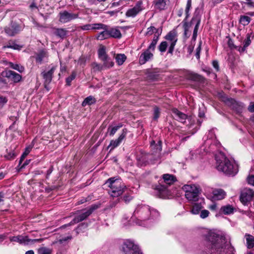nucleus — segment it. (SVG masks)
<instances>
[{
    "label": "nucleus",
    "mask_w": 254,
    "mask_h": 254,
    "mask_svg": "<svg viewBox=\"0 0 254 254\" xmlns=\"http://www.w3.org/2000/svg\"><path fill=\"white\" fill-rule=\"evenodd\" d=\"M207 247L210 254H227V250L232 249L230 242L224 235L214 232L209 233L207 237Z\"/></svg>",
    "instance_id": "f257e3e1"
},
{
    "label": "nucleus",
    "mask_w": 254,
    "mask_h": 254,
    "mask_svg": "<svg viewBox=\"0 0 254 254\" xmlns=\"http://www.w3.org/2000/svg\"><path fill=\"white\" fill-rule=\"evenodd\" d=\"M159 216V212L146 205H139L135 208L132 217L133 221L140 226H145L146 222L150 218H156Z\"/></svg>",
    "instance_id": "f03ea898"
},
{
    "label": "nucleus",
    "mask_w": 254,
    "mask_h": 254,
    "mask_svg": "<svg viewBox=\"0 0 254 254\" xmlns=\"http://www.w3.org/2000/svg\"><path fill=\"white\" fill-rule=\"evenodd\" d=\"M216 168L226 175H235L238 172V166L234 161L229 160L224 154L216 155Z\"/></svg>",
    "instance_id": "7ed1b4c3"
},
{
    "label": "nucleus",
    "mask_w": 254,
    "mask_h": 254,
    "mask_svg": "<svg viewBox=\"0 0 254 254\" xmlns=\"http://www.w3.org/2000/svg\"><path fill=\"white\" fill-rule=\"evenodd\" d=\"M105 185L110 188L109 192L112 197H118L121 195L126 189V186L120 179L111 178L105 183Z\"/></svg>",
    "instance_id": "20e7f679"
},
{
    "label": "nucleus",
    "mask_w": 254,
    "mask_h": 254,
    "mask_svg": "<svg viewBox=\"0 0 254 254\" xmlns=\"http://www.w3.org/2000/svg\"><path fill=\"white\" fill-rule=\"evenodd\" d=\"M98 207V205L94 204L85 209L81 211H77L75 213L77 215L74 217L73 220L70 223L63 225L61 228H64L84 220Z\"/></svg>",
    "instance_id": "39448f33"
},
{
    "label": "nucleus",
    "mask_w": 254,
    "mask_h": 254,
    "mask_svg": "<svg viewBox=\"0 0 254 254\" xmlns=\"http://www.w3.org/2000/svg\"><path fill=\"white\" fill-rule=\"evenodd\" d=\"M182 189L185 192L186 198L190 201H196L200 193L199 188L195 185H185Z\"/></svg>",
    "instance_id": "423d86ee"
},
{
    "label": "nucleus",
    "mask_w": 254,
    "mask_h": 254,
    "mask_svg": "<svg viewBox=\"0 0 254 254\" xmlns=\"http://www.w3.org/2000/svg\"><path fill=\"white\" fill-rule=\"evenodd\" d=\"M99 59L103 62L106 69L112 67L114 65L113 60L106 53V47L101 45L98 50Z\"/></svg>",
    "instance_id": "0eeeda50"
},
{
    "label": "nucleus",
    "mask_w": 254,
    "mask_h": 254,
    "mask_svg": "<svg viewBox=\"0 0 254 254\" xmlns=\"http://www.w3.org/2000/svg\"><path fill=\"white\" fill-rule=\"evenodd\" d=\"M122 250L124 254H142L138 247L129 240L124 243Z\"/></svg>",
    "instance_id": "6e6552de"
},
{
    "label": "nucleus",
    "mask_w": 254,
    "mask_h": 254,
    "mask_svg": "<svg viewBox=\"0 0 254 254\" xmlns=\"http://www.w3.org/2000/svg\"><path fill=\"white\" fill-rule=\"evenodd\" d=\"M56 68V66H52L49 70H44L41 72V75L44 79V87L48 91L50 90L49 85L52 80L53 74Z\"/></svg>",
    "instance_id": "1a4fd4ad"
},
{
    "label": "nucleus",
    "mask_w": 254,
    "mask_h": 254,
    "mask_svg": "<svg viewBox=\"0 0 254 254\" xmlns=\"http://www.w3.org/2000/svg\"><path fill=\"white\" fill-rule=\"evenodd\" d=\"M165 39L168 41L167 42L169 44L168 53L172 55L174 50V47L178 40L176 32L174 31H170L167 34V35H166Z\"/></svg>",
    "instance_id": "9d476101"
},
{
    "label": "nucleus",
    "mask_w": 254,
    "mask_h": 254,
    "mask_svg": "<svg viewBox=\"0 0 254 254\" xmlns=\"http://www.w3.org/2000/svg\"><path fill=\"white\" fill-rule=\"evenodd\" d=\"M254 197V191L250 188H245L241 193L240 199L242 203L246 205L248 202L251 201Z\"/></svg>",
    "instance_id": "9b49d317"
},
{
    "label": "nucleus",
    "mask_w": 254,
    "mask_h": 254,
    "mask_svg": "<svg viewBox=\"0 0 254 254\" xmlns=\"http://www.w3.org/2000/svg\"><path fill=\"white\" fill-rule=\"evenodd\" d=\"M191 0H188L186 9H185L186 16V18L183 21V27L184 28V38L185 39H188L190 36V33L189 31V28L190 26V24L188 23L186 21V19L189 16V12L191 7Z\"/></svg>",
    "instance_id": "f8f14e48"
},
{
    "label": "nucleus",
    "mask_w": 254,
    "mask_h": 254,
    "mask_svg": "<svg viewBox=\"0 0 254 254\" xmlns=\"http://www.w3.org/2000/svg\"><path fill=\"white\" fill-rule=\"evenodd\" d=\"M59 15V21L64 23H67L78 17V14L70 13L66 10L60 12Z\"/></svg>",
    "instance_id": "ddd939ff"
},
{
    "label": "nucleus",
    "mask_w": 254,
    "mask_h": 254,
    "mask_svg": "<svg viewBox=\"0 0 254 254\" xmlns=\"http://www.w3.org/2000/svg\"><path fill=\"white\" fill-rule=\"evenodd\" d=\"M142 2L137 1L135 6L132 8L128 9L126 12V16L127 17H134L142 10Z\"/></svg>",
    "instance_id": "4468645a"
},
{
    "label": "nucleus",
    "mask_w": 254,
    "mask_h": 254,
    "mask_svg": "<svg viewBox=\"0 0 254 254\" xmlns=\"http://www.w3.org/2000/svg\"><path fill=\"white\" fill-rule=\"evenodd\" d=\"M127 129H123L122 133L119 137L116 140H112L110 141V144L108 146V148H111L110 151H112L116 147H118L125 139L127 135Z\"/></svg>",
    "instance_id": "2eb2a0df"
},
{
    "label": "nucleus",
    "mask_w": 254,
    "mask_h": 254,
    "mask_svg": "<svg viewBox=\"0 0 254 254\" xmlns=\"http://www.w3.org/2000/svg\"><path fill=\"white\" fill-rule=\"evenodd\" d=\"M200 22V18L198 14H195L193 15L190 23V25L195 24V27L193 29V35L191 38V41L194 42L197 37V33L198 29V27Z\"/></svg>",
    "instance_id": "dca6fc26"
},
{
    "label": "nucleus",
    "mask_w": 254,
    "mask_h": 254,
    "mask_svg": "<svg viewBox=\"0 0 254 254\" xmlns=\"http://www.w3.org/2000/svg\"><path fill=\"white\" fill-rule=\"evenodd\" d=\"M10 242H17L20 244L28 245L30 244V240L28 236L18 235L16 236L10 237Z\"/></svg>",
    "instance_id": "f3484780"
},
{
    "label": "nucleus",
    "mask_w": 254,
    "mask_h": 254,
    "mask_svg": "<svg viewBox=\"0 0 254 254\" xmlns=\"http://www.w3.org/2000/svg\"><path fill=\"white\" fill-rule=\"evenodd\" d=\"M21 30L20 26L15 23H11L9 27L5 28V33L10 36H13Z\"/></svg>",
    "instance_id": "a211bd4d"
},
{
    "label": "nucleus",
    "mask_w": 254,
    "mask_h": 254,
    "mask_svg": "<svg viewBox=\"0 0 254 254\" xmlns=\"http://www.w3.org/2000/svg\"><path fill=\"white\" fill-rule=\"evenodd\" d=\"M150 51L151 50H149V49L147 48L140 55L139 62L141 64H144L146 62L153 58V55Z\"/></svg>",
    "instance_id": "6ab92c4d"
},
{
    "label": "nucleus",
    "mask_w": 254,
    "mask_h": 254,
    "mask_svg": "<svg viewBox=\"0 0 254 254\" xmlns=\"http://www.w3.org/2000/svg\"><path fill=\"white\" fill-rule=\"evenodd\" d=\"M2 74L5 77L10 78L14 82H18L21 79V76L12 70L5 71Z\"/></svg>",
    "instance_id": "aec40b11"
},
{
    "label": "nucleus",
    "mask_w": 254,
    "mask_h": 254,
    "mask_svg": "<svg viewBox=\"0 0 254 254\" xmlns=\"http://www.w3.org/2000/svg\"><path fill=\"white\" fill-rule=\"evenodd\" d=\"M172 112L176 120L183 123L186 122L188 118V116L186 114L181 112L176 108L173 109Z\"/></svg>",
    "instance_id": "412c9836"
},
{
    "label": "nucleus",
    "mask_w": 254,
    "mask_h": 254,
    "mask_svg": "<svg viewBox=\"0 0 254 254\" xmlns=\"http://www.w3.org/2000/svg\"><path fill=\"white\" fill-rule=\"evenodd\" d=\"M223 101L227 104H231L232 108L238 112H241L243 108V105L242 103L239 104L232 98H224Z\"/></svg>",
    "instance_id": "4be33fe9"
},
{
    "label": "nucleus",
    "mask_w": 254,
    "mask_h": 254,
    "mask_svg": "<svg viewBox=\"0 0 254 254\" xmlns=\"http://www.w3.org/2000/svg\"><path fill=\"white\" fill-rule=\"evenodd\" d=\"M213 198L214 200H221L225 198L226 193L222 189H215L212 191Z\"/></svg>",
    "instance_id": "5701e85b"
},
{
    "label": "nucleus",
    "mask_w": 254,
    "mask_h": 254,
    "mask_svg": "<svg viewBox=\"0 0 254 254\" xmlns=\"http://www.w3.org/2000/svg\"><path fill=\"white\" fill-rule=\"evenodd\" d=\"M53 30L54 34L57 36V37L61 38L62 39H64L65 37L68 32L67 30H66V29L64 28H54Z\"/></svg>",
    "instance_id": "b1692460"
},
{
    "label": "nucleus",
    "mask_w": 254,
    "mask_h": 254,
    "mask_svg": "<svg viewBox=\"0 0 254 254\" xmlns=\"http://www.w3.org/2000/svg\"><path fill=\"white\" fill-rule=\"evenodd\" d=\"M234 207L230 204L222 206L220 208V211L225 215H229L234 212Z\"/></svg>",
    "instance_id": "393cba45"
},
{
    "label": "nucleus",
    "mask_w": 254,
    "mask_h": 254,
    "mask_svg": "<svg viewBox=\"0 0 254 254\" xmlns=\"http://www.w3.org/2000/svg\"><path fill=\"white\" fill-rule=\"evenodd\" d=\"M164 182L169 185H171L173 184L176 181V178L172 175L170 174H164L163 176Z\"/></svg>",
    "instance_id": "a878e982"
},
{
    "label": "nucleus",
    "mask_w": 254,
    "mask_h": 254,
    "mask_svg": "<svg viewBox=\"0 0 254 254\" xmlns=\"http://www.w3.org/2000/svg\"><path fill=\"white\" fill-rule=\"evenodd\" d=\"M160 35H161L160 31H159V32H158V34H155L154 35L153 39L151 44L148 47V49H149V50H151L152 51H153L155 50L156 45L159 39V37Z\"/></svg>",
    "instance_id": "bb28decb"
},
{
    "label": "nucleus",
    "mask_w": 254,
    "mask_h": 254,
    "mask_svg": "<svg viewBox=\"0 0 254 254\" xmlns=\"http://www.w3.org/2000/svg\"><path fill=\"white\" fill-rule=\"evenodd\" d=\"M168 0H158L155 3V8L161 10L165 9Z\"/></svg>",
    "instance_id": "cd10ccee"
},
{
    "label": "nucleus",
    "mask_w": 254,
    "mask_h": 254,
    "mask_svg": "<svg viewBox=\"0 0 254 254\" xmlns=\"http://www.w3.org/2000/svg\"><path fill=\"white\" fill-rule=\"evenodd\" d=\"M245 238L247 241V245L248 249H252L254 247V237L246 234Z\"/></svg>",
    "instance_id": "c85d7f7f"
},
{
    "label": "nucleus",
    "mask_w": 254,
    "mask_h": 254,
    "mask_svg": "<svg viewBox=\"0 0 254 254\" xmlns=\"http://www.w3.org/2000/svg\"><path fill=\"white\" fill-rule=\"evenodd\" d=\"M162 31V28L157 29L154 26H150L147 28L146 32V35L150 36L153 34H158V32H159V31H160L161 33Z\"/></svg>",
    "instance_id": "c756f323"
},
{
    "label": "nucleus",
    "mask_w": 254,
    "mask_h": 254,
    "mask_svg": "<svg viewBox=\"0 0 254 254\" xmlns=\"http://www.w3.org/2000/svg\"><path fill=\"white\" fill-rule=\"evenodd\" d=\"M96 102V99L92 96L86 97L82 103V106L83 107L86 105H91Z\"/></svg>",
    "instance_id": "7c9ffc66"
},
{
    "label": "nucleus",
    "mask_w": 254,
    "mask_h": 254,
    "mask_svg": "<svg viewBox=\"0 0 254 254\" xmlns=\"http://www.w3.org/2000/svg\"><path fill=\"white\" fill-rule=\"evenodd\" d=\"M110 37H114L116 38H120L121 37V33L119 30L115 28H112L109 30Z\"/></svg>",
    "instance_id": "2f4dec72"
},
{
    "label": "nucleus",
    "mask_w": 254,
    "mask_h": 254,
    "mask_svg": "<svg viewBox=\"0 0 254 254\" xmlns=\"http://www.w3.org/2000/svg\"><path fill=\"white\" fill-rule=\"evenodd\" d=\"M126 59H127V57L125 55V54H117L115 56V59H116V62L119 65H122L124 64V63L125 62Z\"/></svg>",
    "instance_id": "473e14b6"
},
{
    "label": "nucleus",
    "mask_w": 254,
    "mask_h": 254,
    "mask_svg": "<svg viewBox=\"0 0 254 254\" xmlns=\"http://www.w3.org/2000/svg\"><path fill=\"white\" fill-rule=\"evenodd\" d=\"M11 48L14 50H19L22 48L21 46H19V45L16 44L13 41H9L8 44L6 46H4L2 47L3 49H5V48Z\"/></svg>",
    "instance_id": "72a5a7b5"
},
{
    "label": "nucleus",
    "mask_w": 254,
    "mask_h": 254,
    "mask_svg": "<svg viewBox=\"0 0 254 254\" xmlns=\"http://www.w3.org/2000/svg\"><path fill=\"white\" fill-rule=\"evenodd\" d=\"M121 127H122V124H120L117 126H115L113 127H109L108 128L107 133H108L110 136H112L116 133L117 131Z\"/></svg>",
    "instance_id": "f704fd0d"
},
{
    "label": "nucleus",
    "mask_w": 254,
    "mask_h": 254,
    "mask_svg": "<svg viewBox=\"0 0 254 254\" xmlns=\"http://www.w3.org/2000/svg\"><path fill=\"white\" fill-rule=\"evenodd\" d=\"M108 28L105 30H104L103 31L100 32L99 34V35L97 37V39L100 40H103L104 39H107L110 37L109 36V32Z\"/></svg>",
    "instance_id": "c9c22d12"
},
{
    "label": "nucleus",
    "mask_w": 254,
    "mask_h": 254,
    "mask_svg": "<svg viewBox=\"0 0 254 254\" xmlns=\"http://www.w3.org/2000/svg\"><path fill=\"white\" fill-rule=\"evenodd\" d=\"M47 57L46 52L43 51L40 52L37 55L36 58V62L39 64H41L44 59Z\"/></svg>",
    "instance_id": "e433bc0d"
},
{
    "label": "nucleus",
    "mask_w": 254,
    "mask_h": 254,
    "mask_svg": "<svg viewBox=\"0 0 254 254\" xmlns=\"http://www.w3.org/2000/svg\"><path fill=\"white\" fill-rule=\"evenodd\" d=\"M8 65L11 68L17 70L19 72L21 73L24 71V67L20 64H15L11 62H9Z\"/></svg>",
    "instance_id": "4c0bfd02"
},
{
    "label": "nucleus",
    "mask_w": 254,
    "mask_h": 254,
    "mask_svg": "<svg viewBox=\"0 0 254 254\" xmlns=\"http://www.w3.org/2000/svg\"><path fill=\"white\" fill-rule=\"evenodd\" d=\"M202 206L200 203H195L191 209V212L193 214H197L202 209Z\"/></svg>",
    "instance_id": "58836bf2"
},
{
    "label": "nucleus",
    "mask_w": 254,
    "mask_h": 254,
    "mask_svg": "<svg viewBox=\"0 0 254 254\" xmlns=\"http://www.w3.org/2000/svg\"><path fill=\"white\" fill-rule=\"evenodd\" d=\"M52 250L46 247H42L38 249V254H52Z\"/></svg>",
    "instance_id": "ea45409f"
},
{
    "label": "nucleus",
    "mask_w": 254,
    "mask_h": 254,
    "mask_svg": "<svg viewBox=\"0 0 254 254\" xmlns=\"http://www.w3.org/2000/svg\"><path fill=\"white\" fill-rule=\"evenodd\" d=\"M169 45L167 41L162 42L158 46V49L161 53H164L166 51L167 47Z\"/></svg>",
    "instance_id": "a19ab883"
},
{
    "label": "nucleus",
    "mask_w": 254,
    "mask_h": 254,
    "mask_svg": "<svg viewBox=\"0 0 254 254\" xmlns=\"http://www.w3.org/2000/svg\"><path fill=\"white\" fill-rule=\"evenodd\" d=\"M93 30H99L103 29L105 30L107 28V25L102 23H95L93 24Z\"/></svg>",
    "instance_id": "79ce46f5"
},
{
    "label": "nucleus",
    "mask_w": 254,
    "mask_h": 254,
    "mask_svg": "<svg viewBox=\"0 0 254 254\" xmlns=\"http://www.w3.org/2000/svg\"><path fill=\"white\" fill-rule=\"evenodd\" d=\"M251 21V18L246 15L241 16L240 19V22L244 25H248Z\"/></svg>",
    "instance_id": "37998d69"
},
{
    "label": "nucleus",
    "mask_w": 254,
    "mask_h": 254,
    "mask_svg": "<svg viewBox=\"0 0 254 254\" xmlns=\"http://www.w3.org/2000/svg\"><path fill=\"white\" fill-rule=\"evenodd\" d=\"M87 224L84 223L79 225L78 226L75 230L76 234H78L81 232L83 231L84 230L87 228Z\"/></svg>",
    "instance_id": "c03bdc74"
},
{
    "label": "nucleus",
    "mask_w": 254,
    "mask_h": 254,
    "mask_svg": "<svg viewBox=\"0 0 254 254\" xmlns=\"http://www.w3.org/2000/svg\"><path fill=\"white\" fill-rule=\"evenodd\" d=\"M76 73L75 71H73L71 74L66 78V85H70L71 82L75 78Z\"/></svg>",
    "instance_id": "a18cd8bd"
},
{
    "label": "nucleus",
    "mask_w": 254,
    "mask_h": 254,
    "mask_svg": "<svg viewBox=\"0 0 254 254\" xmlns=\"http://www.w3.org/2000/svg\"><path fill=\"white\" fill-rule=\"evenodd\" d=\"M201 44L202 41H200L199 42V45L196 49L195 57L197 58V59H199L200 58V53L201 50Z\"/></svg>",
    "instance_id": "49530a36"
},
{
    "label": "nucleus",
    "mask_w": 254,
    "mask_h": 254,
    "mask_svg": "<svg viewBox=\"0 0 254 254\" xmlns=\"http://www.w3.org/2000/svg\"><path fill=\"white\" fill-rule=\"evenodd\" d=\"M251 43V35L249 34L247 35V38L244 42V45L245 47H248Z\"/></svg>",
    "instance_id": "de8ad7c7"
},
{
    "label": "nucleus",
    "mask_w": 254,
    "mask_h": 254,
    "mask_svg": "<svg viewBox=\"0 0 254 254\" xmlns=\"http://www.w3.org/2000/svg\"><path fill=\"white\" fill-rule=\"evenodd\" d=\"M92 27H93L92 24H85V25L80 26V28L82 30H93Z\"/></svg>",
    "instance_id": "09e8293b"
},
{
    "label": "nucleus",
    "mask_w": 254,
    "mask_h": 254,
    "mask_svg": "<svg viewBox=\"0 0 254 254\" xmlns=\"http://www.w3.org/2000/svg\"><path fill=\"white\" fill-rule=\"evenodd\" d=\"M7 102L6 97L0 95V108H2Z\"/></svg>",
    "instance_id": "8fccbe9b"
},
{
    "label": "nucleus",
    "mask_w": 254,
    "mask_h": 254,
    "mask_svg": "<svg viewBox=\"0 0 254 254\" xmlns=\"http://www.w3.org/2000/svg\"><path fill=\"white\" fill-rule=\"evenodd\" d=\"M209 214V212L207 210H202L200 212V216L201 218L204 219L206 218Z\"/></svg>",
    "instance_id": "3c124183"
},
{
    "label": "nucleus",
    "mask_w": 254,
    "mask_h": 254,
    "mask_svg": "<svg viewBox=\"0 0 254 254\" xmlns=\"http://www.w3.org/2000/svg\"><path fill=\"white\" fill-rule=\"evenodd\" d=\"M160 112L158 107H155L154 108V119L157 120L159 117Z\"/></svg>",
    "instance_id": "603ef678"
},
{
    "label": "nucleus",
    "mask_w": 254,
    "mask_h": 254,
    "mask_svg": "<svg viewBox=\"0 0 254 254\" xmlns=\"http://www.w3.org/2000/svg\"><path fill=\"white\" fill-rule=\"evenodd\" d=\"M93 66H94L93 67L94 68H96V69H97L98 70H102L104 69H106L105 68L104 66L103 65V64L101 65V64H98L97 63H94L93 64Z\"/></svg>",
    "instance_id": "864d4df0"
},
{
    "label": "nucleus",
    "mask_w": 254,
    "mask_h": 254,
    "mask_svg": "<svg viewBox=\"0 0 254 254\" xmlns=\"http://www.w3.org/2000/svg\"><path fill=\"white\" fill-rule=\"evenodd\" d=\"M248 183L254 186V175H250L247 178Z\"/></svg>",
    "instance_id": "5fc2aeb1"
},
{
    "label": "nucleus",
    "mask_w": 254,
    "mask_h": 254,
    "mask_svg": "<svg viewBox=\"0 0 254 254\" xmlns=\"http://www.w3.org/2000/svg\"><path fill=\"white\" fill-rule=\"evenodd\" d=\"M201 76L197 74H192L191 75V78L195 81L200 80L201 79Z\"/></svg>",
    "instance_id": "6e6d98bb"
},
{
    "label": "nucleus",
    "mask_w": 254,
    "mask_h": 254,
    "mask_svg": "<svg viewBox=\"0 0 254 254\" xmlns=\"http://www.w3.org/2000/svg\"><path fill=\"white\" fill-rule=\"evenodd\" d=\"M16 156V154L13 152H10L5 155V157L9 160L13 159Z\"/></svg>",
    "instance_id": "4d7b16f0"
},
{
    "label": "nucleus",
    "mask_w": 254,
    "mask_h": 254,
    "mask_svg": "<svg viewBox=\"0 0 254 254\" xmlns=\"http://www.w3.org/2000/svg\"><path fill=\"white\" fill-rule=\"evenodd\" d=\"M132 198L130 195H125L123 197V200L126 203H128Z\"/></svg>",
    "instance_id": "13d9d810"
},
{
    "label": "nucleus",
    "mask_w": 254,
    "mask_h": 254,
    "mask_svg": "<svg viewBox=\"0 0 254 254\" xmlns=\"http://www.w3.org/2000/svg\"><path fill=\"white\" fill-rule=\"evenodd\" d=\"M166 189L167 188L164 185H159L157 186L156 189L161 192L165 191Z\"/></svg>",
    "instance_id": "bf43d9fd"
},
{
    "label": "nucleus",
    "mask_w": 254,
    "mask_h": 254,
    "mask_svg": "<svg viewBox=\"0 0 254 254\" xmlns=\"http://www.w3.org/2000/svg\"><path fill=\"white\" fill-rule=\"evenodd\" d=\"M72 238V237L71 236H67L66 237H64L59 240V242H60V243L62 244L66 241L71 240Z\"/></svg>",
    "instance_id": "052dcab7"
},
{
    "label": "nucleus",
    "mask_w": 254,
    "mask_h": 254,
    "mask_svg": "<svg viewBox=\"0 0 254 254\" xmlns=\"http://www.w3.org/2000/svg\"><path fill=\"white\" fill-rule=\"evenodd\" d=\"M212 65L216 71H219V64L217 61H213L212 62Z\"/></svg>",
    "instance_id": "680f3d73"
},
{
    "label": "nucleus",
    "mask_w": 254,
    "mask_h": 254,
    "mask_svg": "<svg viewBox=\"0 0 254 254\" xmlns=\"http://www.w3.org/2000/svg\"><path fill=\"white\" fill-rule=\"evenodd\" d=\"M193 43L194 42L191 41V45L189 46L188 48V52L189 53V54H191L193 51L194 44Z\"/></svg>",
    "instance_id": "e2e57ef3"
},
{
    "label": "nucleus",
    "mask_w": 254,
    "mask_h": 254,
    "mask_svg": "<svg viewBox=\"0 0 254 254\" xmlns=\"http://www.w3.org/2000/svg\"><path fill=\"white\" fill-rule=\"evenodd\" d=\"M120 198H117L115 200L112 201L111 202V204H110L111 207H115L116 205V204L120 202Z\"/></svg>",
    "instance_id": "0e129e2a"
},
{
    "label": "nucleus",
    "mask_w": 254,
    "mask_h": 254,
    "mask_svg": "<svg viewBox=\"0 0 254 254\" xmlns=\"http://www.w3.org/2000/svg\"><path fill=\"white\" fill-rule=\"evenodd\" d=\"M78 64H79L80 65H85V60L84 58L83 57H80L78 61Z\"/></svg>",
    "instance_id": "69168bd1"
},
{
    "label": "nucleus",
    "mask_w": 254,
    "mask_h": 254,
    "mask_svg": "<svg viewBox=\"0 0 254 254\" xmlns=\"http://www.w3.org/2000/svg\"><path fill=\"white\" fill-rule=\"evenodd\" d=\"M246 3L250 7H254V2L252 0H246Z\"/></svg>",
    "instance_id": "338daca9"
},
{
    "label": "nucleus",
    "mask_w": 254,
    "mask_h": 254,
    "mask_svg": "<svg viewBox=\"0 0 254 254\" xmlns=\"http://www.w3.org/2000/svg\"><path fill=\"white\" fill-rule=\"evenodd\" d=\"M248 110L251 112H254V103H251L249 106Z\"/></svg>",
    "instance_id": "774afa93"
}]
</instances>
